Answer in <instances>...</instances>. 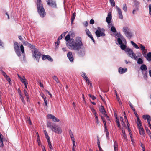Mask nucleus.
Here are the masks:
<instances>
[{
	"label": "nucleus",
	"instance_id": "nucleus-1",
	"mask_svg": "<svg viewBox=\"0 0 151 151\" xmlns=\"http://www.w3.org/2000/svg\"><path fill=\"white\" fill-rule=\"evenodd\" d=\"M70 49L76 51L78 56L79 57H83L85 55L86 49L85 47L83 45L81 39Z\"/></svg>",
	"mask_w": 151,
	"mask_h": 151
},
{
	"label": "nucleus",
	"instance_id": "nucleus-2",
	"mask_svg": "<svg viewBox=\"0 0 151 151\" xmlns=\"http://www.w3.org/2000/svg\"><path fill=\"white\" fill-rule=\"evenodd\" d=\"M72 33L69 32L68 34L65 38L66 41V44L67 47L70 49L74 45H75L81 38L79 37H76L75 39L70 38V36L72 35Z\"/></svg>",
	"mask_w": 151,
	"mask_h": 151
},
{
	"label": "nucleus",
	"instance_id": "nucleus-3",
	"mask_svg": "<svg viewBox=\"0 0 151 151\" xmlns=\"http://www.w3.org/2000/svg\"><path fill=\"white\" fill-rule=\"evenodd\" d=\"M14 47L15 51L17 55L19 57L21 55V53L19 51V48H20L21 52L22 53H24V47L23 45H21L19 47V45L17 42H14Z\"/></svg>",
	"mask_w": 151,
	"mask_h": 151
},
{
	"label": "nucleus",
	"instance_id": "nucleus-4",
	"mask_svg": "<svg viewBox=\"0 0 151 151\" xmlns=\"http://www.w3.org/2000/svg\"><path fill=\"white\" fill-rule=\"evenodd\" d=\"M37 10L40 17H44L46 15V13L43 5L37 6Z\"/></svg>",
	"mask_w": 151,
	"mask_h": 151
},
{
	"label": "nucleus",
	"instance_id": "nucleus-5",
	"mask_svg": "<svg viewBox=\"0 0 151 151\" xmlns=\"http://www.w3.org/2000/svg\"><path fill=\"white\" fill-rule=\"evenodd\" d=\"M125 51L132 58L134 59L135 60H137V56L131 49L129 48H127L126 49Z\"/></svg>",
	"mask_w": 151,
	"mask_h": 151
},
{
	"label": "nucleus",
	"instance_id": "nucleus-6",
	"mask_svg": "<svg viewBox=\"0 0 151 151\" xmlns=\"http://www.w3.org/2000/svg\"><path fill=\"white\" fill-rule=\"evenodd\" d=\"M123 32L126 36L129 39H130L132 36V33L129 28L126 27H124L123 28Z\"/></svg>",
	"mask_w": 151,
	"mask_h": 151
},
{
	"label": "nucleus",
	"instance_id": "nucleus-7",
	"mask_svg": "<svg viewBox=\"0 0 151 151\" xmlns=\"http://www.w3.org/2000/svg\"><path fill=\"white\" fill-rule=\"evenodd\" d=\"M105 30L103 29H101L99 27H98V29L95 32V34L96 36L99 37H104L106 35L104 33Z\"/></svg>",
	"mask_w": 151,
	"mask_h": 151
},
{
	"label": "nucleus",
	"instance_id": "nucleus-8",
	"mask_svg": "<svg viewBox=\"0 0 151 151\" xmlns=\"http://www.w3.org/2000/svg\"><path fill=\"white\" fill-rule=\"evenodd\" d=\"M32 52L33 57L35 58L36 60L38 62L40 57L41 55V54L39 50L37 49H35L34 51Z\"/></svg>",
	"mask_w": 151,
	"mask_h": 151
},
{
	"label": "nucleus",
	"instance_id": "nucleus-9",
	"mask_svg": "<svg viewBox=\"0 0 151 151\" xmlns=\"http://www.w3.org/2000/svg\"><path fill=\"white\" fill-rule=\"evenodd\" d=\"M48 5L52 8H56L57 7L56 2L53 0H46Z\"/></svg>",
	"mask_w": 151,
	"mask_h": 151
},
{
	"label": "nucleus",
	"instance_id": "nucleus-10",
	"mask_svg": "<svg viewBox=\"0 0 151 151\" xmlns=\"http://www.w3.org/2000/svg\"><path fill=\"white\" fill-rule=\"evenodd\" d=\"M51 130L58 134L61 133L62 131L61 128L58 126L55 125L52 128Z\"/></svg>",
	"mask_w": 151,
	"mask_h": 151
},
{
	"label": "nucleus",
	"instance_id": "nucleus-11",
	"mask_svg": "<svg viewBox=\"0 0 151 151\" xmlns=\"http://www.w3.org/2000/svg\"><path fill=\"white\" fill-rule=\"evenodd\" d=\"M42 60H43L47 59L50 62H52L53 61V59L51 56L49 55H42Z\"/></svg>",
	"mask_w": 151,
	"mask_h": 151
},
{
	"label": "nucleus",
	"instance_id": "nucleus-12",
	"mask_svg": "<svg viewBox=\"0 0 151 151\" xmlns=\"http://www.w3.org/2000/svg\"><path fill=\"white\" fill-rule=\"evenodd\" d=\"M86 35H88V36L90 37V38L92 40L93 42H95V40L92 36V35L91 33V32L89 31V29H86Z\"/></svg>",
	"mask_w": 151,
	"mask_h": 151
},
{
	"label": "nucleus",
	"instance_id": "nucleus-13",
	"mask_svg": "<svg viewBox=\"0 0 151 151\" xmlns=\"http://www.w3.org/2000/svg\"><path fill=\"white\" fill-rule=\"evenodd\" d=\"M112 18L111 14V12L108 13L107 17L106 18V21L108 24L111 23V20Z\"/></svg>",
	"mask_w": 151,
	"mask_h": 151
},
{
	"label": "nucleus",
	"instance_id": "nucleus-14",
	"mask_svg": "<svg viewBox=\"0 0 151 151\" xmlns=\"http://www.w3.org/2000/svg\"><path fill=\"white\" fill-rule=\"evenodd\" d=\"M67 56L69 60L71 62H73L74 60V58L73 56L72 52H69L67 54Z\"/></svg>",
	"mask_w": 151,
	"mask_h": 151
},
{
	"label": "nucleus",
	"instance_id": "nucleus-15",
	"mask_svg": "<svg viewBox=\"0 0 151 151\" xmlns=\"http://www.w3.org/2000/svg\"><path fill=\"white\" fill-rule=\"evenodd\" d=\"M120 37L121 38V39L120 38H119L117 39V41L118 44L120 45L122 44V40L124 41H125V42H126V40L125 38L123 37L122 35H120Z\"/></svg>",
	"mask_w": 151,
	"mask_h": 151
},
{
	"label": "nucleus",
	"instance_id": "nucleus-16",
	"mask_svg": "<svg viewBox=\"0 0 151 151\" xmlns=\"http://www.w3.org/2000/svg\"><path fill=\"white\" fill-rule=\"evenodd\" d=\"M116 8L118 12L119 18L122 19L123 18V17L121 9L117 6H116Z\"/></svg>",
	"mask_w": 151,
	"mask_h": 151
},
{
	"label": "nucleus",
	"instance_id": "nucleus-17",
	"mask_svg": "<svg viewBox=\"0 0 151 151\" xmlns=\"http://www.w3.org/2000/svg\"><path fill=\"white\" fill-rule=\"evenodd\" d=\"M127 69L126 68H122L121 67L119 68L118 69L119 73L121 74L124 73L127 71Z\"/></svg>",
	"mask_w": 151,
	"mask_h": 151
},
{
	"label": "nucleus",
	"instance_id": "nucleus-18",
	"mask_svg": "<svg viewBox=\"0 0 151 151\" xmlns=\"http://www.w3.org/2000/svg\"><path fill=\"white\" fill-rule=\"evenodd\" d=\"M19 96L20 97V99L23 103L25 105L26 104V102L25 101V100L24 99V97L23 96L22 94L21 93V91H20V93H19Z\"/></svg>",
	"mask_w": 151,
	"mask_h": 151
},
{
	"label": "nucleus",
	"instance_id": "nucleus-19",
	"mask_svg": "<svg viewBox=\"0 0 151 151\" xmlns=\"http://www.w3.org/2000/svg\"><path fill=\"white\" fill-rule=\"evenodd\" d=\"M99 111L104 115L106 113L103 106H101L99 108Z\"/></svg>",
	"mask_w": 151,
	"mask_h": 151
},
{
	"label": "nucleus",
	"instance_id": "nucleus-20",
	"mask_svg": "<svg viewBox=\"0 0 151 151\" xmlns=\"http://www.w3.org/2000/svg\"><path fill=\"white\" fill-rule=\"evenodd\" d=\"M124 118L125 119L126 122V123H127V129H128V131L129 132V133L130 132H131V130L130 129V128H129V124L128 122V121L127 120V119L126 116H125V115L124 116Z\"/></svg>",
	"mask_w": 151,
	"mask_h": 151
},
{
	"label": "nucleus",
	"instance_id": "nucleus-21",
	"mask_svg": "<svg viewBox=\"0 0 151 151\" xmlns=\"http://www.w3.org/2000/svg\"><path fill=\"white\" fill-rule=\"evenodd\" d=\"M139 133L141 135H144L145 134L144 129L142 127L138 128Z\"/></svg>",
	"mask_w": 151,
	"mask_h": 151
},
{
	"label": "nucleus",
	"instance_id": "nucleus-22",
	"mask_svg": "<svg viewBox=\"0 0 151 151\" xmlns=\"http://www.w3.org/2000/svg\"><path fill=\"white\" fill-rule=\"evenodd\" d=\"M55 125V124L54 123H52L50 122H48L47 123V127H48L52 129V128L54 127Z\"/></svg>",
	"mask_w": 151,
	"mask_h": 151
},
{
	"label": "nucleus",
	"instance_id": "nucleus-23",
	"mask_svg": "<svg viewBox=\"0 0 151 151\" xmlns=\"http://www.w3.org/2000/svg\"><path fill=\"white\" fill-rule=\"evenodd\" d=\"M145 57L148 61H151V52H149Z\"/></svg>",
	"mask_w": 151,
	"mask_h": 151
},
{
	"label": "nucleus",
	"instance_id": "nucleus-24",
	"mask_svg": "<svg viewBox=\"0 0 151 151\" xmlns=\"http://www.w3.org/2000/svg\"><path fill=\"white\" fill-rule=\"evenodd\" d=\"M138 128L142 127V125L141 122L139 118H138L136 121Z\"/></svg>",
	"mask_w": 151,
	"mask_h": 151
},
{
	"label": "nucleus",
	"instance_id": "nucleus-25",
	"mask_svg": "<svg viewBox=\"0 0 151 151\" xmlns=\"http://www.w3.org/2000/svg\"><path fill=\"white\" fill-rule=\"evenodd\" d=\"M114 150H118V143L116 141H115L114 142Z\"/></svg>",
	"mask_w": 151,
	"mask_h": 151
},
{
	"label": "nucleus",
	"instance_id": "nucleus-26",
	"mask_svg": "<svg viewBox=\"0 0 151 151\" xmlns=\"http://www.w3.org/2000/svg\"><path fill=\"white\" fill-rule=\"evenodd\" d=\"M23 77L24 78H21V79L20 80L21 81L24 85V84H27L28 83L27 82V81L26 79L25 78V77L24 76H23Z\"/></svg>",
	"mask_w": 151,
	"mask_h": 151
},
{
	"label": "nucleus",
	"instance_id": "nucleus-27",
	"mask_svg": "<svg viewBox=\"0 0 151 151\" xmlns=\"http://www.w3.org/2000/svg\"><path fill=\"white\" fill-rule=\"evenodd\" d=\"M140 69L142 70L146 71L147 69V67L145 64H143L140 67Z\"/></svg>",
	"mask_w": 151,
	"mask_h": 151
},
{
	"label": "nucleus",
	"instance_id": "nucleus-28",
	"mask_svg": "<svg viewBox=\"0 0 151 151\" xmlns=\"http://www.w3.org/2000/svg\"><path fill=\"white\" fill-rule=\"evenodd\" d=\"M76 16V13L75 12H74L72 14V16L71 19V24H72L73 21L75 19V17Z\"/></svg>",
	"mask_w": 151,
	"mask_h": 151
},
{
	"label": "nucleus",
	"instance_id": "nucleus-29",
	"mask_svg": "<svg viewBox=\"0 0 151 151\" xmlns=\"http://www.w3.org/2000/svg\"><path fill=\"white\" fill-rule=\"evenodd\" d=\"M130 42L134 47L137 49H138L139 48V47L138 46L136 43H134L133 41H132Z\"/></svg>",
	"mask_w": 151,
	"mask_h": 151
},
{
	"label": "nucleus",
	"instance_id": "nucleus-30",
	"mask_svg": "<svg viewBox=\"0 0 151 151\" xmlns=\"http://www.w3.org/2000/svg\"><path fill=\"white\" fill-rule=\"evenodd\" d=\"M101 119H102L103 122V123L104 125V128H106V120L102 116H100Z\"/></svg>",
	"mask_w": 151,
	"mask_h": 151
},
{
	"label": "nucleus",
	"instance_id": "nucleus-31",
	"mask_svg": "<svg viewBox=\"0 0 151 151\" xmlns=\"http://www.w3.org/2000/svg\"><path fill=\"white\" fill-rule=\"evenodd\" d=\"M151 117L149 115H145L142 116V118L144 119H148Z\"/></svg>",
	"mask_w": 151,
	"mask_h": 151
},
{
	"label": "nucleus",
	"instance_id": "nucleus-32",
	"mask_svg": "<svg viewBox=\"0 0 151 151\" xmlns=\"http://www.w3.org/2000/svg\"><path fill=\"white\" fill-rule=\"evenodd\" d=\"M47 142L49 146V147L50 149V150H52L53 149V148L52 147V146L51 144V143L50 142V139H48Z\"/></svg>",
	"mask_w": 151,
	"mask_h": 151
},
{
	"label": "nucleus",
	"instance_id": "nucleus-33",
	"mask_svg": "<svg viewBox=\"0 0 151 151\" xmlns=\"http://www.w3.org/2000/svg\"><path fill=\"white\" fill-rule=\"evenodd\" d=\"M2 136V134L0 133V143L2 147H3L4 145L3 142L2 138L1 137Z\"/></svg>",
	"mask_w": 151,
	"mask_h": 151
},
{
	"label": "nucleus",
	"instance_id": "nucleus-34",
	"mask_svg": "<svg viewBox=\"0 0 151 151\" xmlns=\"http://www.w3.org/2000/svg\"><path fill=\"white\" fill-rule=\"evenodd\" d=\"M95 119L96 124L99 126H100V122L99 121V120L98 117H96Z\"/></svg>",
	"mask_w": 151,
	"mask_h": 151
},
{
	"label": "nucleus",
	"instance_id": "nucleus-35",
	"mask_svg": "<svg viewBox=\"0 0 151 151\" xmlns=\"http://www.w3.org/2000/svg\"><path fill=\"white\" fill-rule=\"evenodd\" d=\"M44 133L47 140L48 139H50V138L48 135L47 133L46 130L44 131Z\"/></svg>",
	"mask_w": 151,
	"mask_h": 151
},
{
	"label": "nucleus",
	"instance_id": "nucleus-36",
	"mask_svg": "<svg viewBox=\"0 0 151 151\" xmlns=\"http://www.w3.org/2000/svg\"><path fill=\"white\" fill-rule=\"evenodd\" d=\"M109 2L111 6L114 7L115 6V2L114 0H109Z\"/></svg>",
	"mask_w": 151,
	"mask_h": 151
},
{
	"label": "nucleus",
	"instance_id": "nucleus-37",
	"mask_svg": "<svg viewBox=\"0 0 151 151\" xmlns=\"http://www.w3.org/2000/svg\"><path fill=\"white\" fill-rule=\"evenodd\" d=\"M37 6L42 5L41 0H37Z\"/></svg>",
	"mask_w": 151,
	"mask_h": 151
},
{
	"label": "nucleus",
	"instance_id": "nucleus-38",
	"mask_svg": "<svg viewBox=\"0 0 151 151\" xmlns=\"http://www.w3.org/2000/svg\"><path fill=\"white\" fill-rule=\"evenodd\" d=\"M137 63L139 64H142L143 62L141 58H139L138 59Z\"/></svg>",
	"mask_w": 151,
	"mask_h": 151
},
{
	"label": "nucleus",
	"instance_id": "nucleus-39",
	"mask_svg": "<svg viewBox=\"0 0 151 151\" xmlns=\"http://www.w3.org/2000/svg\"><path fill=\"white\" fill-rule=\"evenodd\" d=\"M52 120L53 122H59L60 121L59 119L55 117L54 116L52 119Z\"/></svg>",
	"mask_w": 151,
	"mask_h": 151
},
{
	"label": "nucleus",
	"instance_id": "nucleus-40",
	"mask_svg": "<svg viewBox=\"0 0 151 151\" xmlns=\"http://www.w3.org/2000/svg\"><path fill=\"white\" fill-rule=\"evenodd\" d=\"M120 47L122 50H124L126 49V46L125 45L122 44L120 45Z\"/></svg>",
	"mask_w": 151,
	"mask_h": 151
},
{
	"label": "nucleus",
	"instance_id": "nucleus-41",
	"mask_svg": "<svg viewBox=\"0 0 151 151\" xmlns=\"http://www.w3.org/2000/svg\"><path fill=\"white\" fill-rule=\"evenodd\" d=\"M111 30L112 32L114 33L116 32V30L115 28L113 26L111 27Z\"/></svg>",
	"mask_w": 151,
	"mask_h": 151
},
{
	"label": "nucleus",
	"instance_id": "nucleus-42",
	"mask_svg": "<svg viewBox=\"0 0 151 151\" xmlns=\"http://www.w3.org/2000/svg\"><path fill=\"white\" fill-rule=\"evenodd\" d=\"M65 34V33H62L61 35L58 38V40L61 39L63 37H64Z\"/></svg>",
	"mask_w": 151,
	"mask_h": 151
},
{
	"label": "nucleus",
	"instance_id": "nucleus-43",
	"mask_svg": "<svg viewBox=\"0 0 151 151\" xmlns=\"http://www.w3.org/2000/svg\"><path fill=\"white\" fill-rule=\"evenodd\" d=\"M52 78L53 79L55 80L57 83H59V80L57 77L56 76H52Z\"/></svg>",
	"mask_w": 151,
	"mask_h": 151
},
{
	"label": "nucleus",
	"instance_id": "nucleus-44",
	"mask_svg": "<svg viewBox=\"0 0 151 151\" xmlns=\"http://www.w3.org/2000/svg\"><path fill=\"white\" fill-rule=\"evenodd\" d=\"M82 76L83 78L85 79V80H87V78H88V77H87L86 74L85 73H83V74H82Z\"/></svg>",
	"mask_w": 151,
	"mask_h": 151
},
{
	"label": "nucleus",
	"instance_id": "nucleus-45",
	"mask_svg": "<svg viewBox=\"0 0 151 151\" xmlns=\"http://www.w3.org/2000/svg\"><path fill=\"white\" fill-rule=\"evenodd\" d=\"M60 42L59 40L57 42H55V47L56 48H58V45Z\"/></svg>",
	"mask_w": 151,
	"mask_h": 151
},
{
	"label": "nucleus",
	"instance_id": "nucleus-46",
	"mask_svg": "<svg viewBox=\"0 0 151 151\" xmlns=\"http://www.w3.org/2000/svg\"><path fill=\"white\" fill-rule=\"evenodd\" d=\"M123 9L125 12L127 11V7L126 5L125 4H124L123 5Z\"/></svg>",
	"mask_w": 151,
	"mask_h": 151
},
{
	"label": "nucleus",
	"instance_id": "nucleus-47",
	"mask_svg": "<svg viewBox=\"0 0 151 151\" xmlns=\"http://www.w3.org/2000/svg\"><path fill=\"white\" fill-rule=\"evenodd\" d=\"M23 91L26 97L29 96L28 93L27 92L26 90L24 89L23 90Z\"/></svg>",
	"mask_w": 151,
	"mask_h": 151
},
{
	"label": "nucleus",
	"instance_id": "nucleus-48",
	"mask_svg": "<svg viewBox=\"0 0 151 151\" xmlns=\"http://www.w3.org/2000/svg\"><path fill=\"white\" fill-rule=\"evenodd\" d=\"M140 48L142 50V51H144V50H145L146 49H145V47L142 44H141L140 45Z\"/></svg>",
	"mask_w": 151,
	"mask_h": 151
},
{
	"label": "nucleus",
	"instance_id": "nucleus-49",
	"mask_svg": "<svg viewBox=\"0 0 151 151\" xmlns=\"http://www.w3.org/2000/svg\"><path fill=\"white\" fill-rule=\"evenodd\" d=\"M27 46L29 47L31 49H32L35 47V46H34L32 45L29 43L28 44Z\"/></svg>",
	"mask_w": 151,
	"mask_h": 151
},
{
	"label": "nucleus",
	"instance_id": "nucleus-50",
	"mask_svg": "<svg viewBox=\"0 0 151 151\" xmlns=\"http://www.w3.org/2000/svg\"><path fill=\"white\" fill-rule=\"evenodd\" d=\"M53 116V115L51 114H49L47 115V117L48 119H52Z\"/></svg>",
	"mask_w": 151,
	"mask_h": 151
},
{
	"label": "nucleus",
	"instance_id": "nucleus-51",
	"mask_svg": "<svg viewBox=\"0 0 151 151\" xmlns=\"http://www.w3.org/2000/svg\"><path fill=\"white\" fill-rule=\"evenodd\" d=\"M5 78H6V80L9 82V83L11 81V79L9 77L7 76H6Z\"/></svg>",
	"mask_w": 151,
	"mask_h": 151
},
{
	"label": "nucleus",
	"instance_id": "nucleus-52",
	"mask_svg": "<svg viewBox=\"0 0 151 151\" xmlns=\"http://www.w3.org/2000/svg\"><path fill=\"white\" fill-rule=\"evenodd\" d=\"M22 42L23 43V45H27V46L28 44L29 43L27 42L25 40H24V41H22Z\"/></svg>",
	"mask_w": 151,
	"mask_h": 151
},
{
	"label": "nucleus",
	"instance_id": "nucleus-53",
	"mask_svg": "<svg viewBox=\"0 0 151 151\" xmlns=\"http://www.w3.org/2000/svg\"><path fill=\"white\" fill-rule=\"evenodd\" d=\"M1 71L2 72V74L3 75L5 78L6 77V76H7L6 73L4 72L2 70H1Z\"/></svg>",
	"mask_w": 151,
	"mask_h": 151
},
{
	"label": "nucleus",
	"instance_id": "nucleus-54",
	"mask_svg": "<svg viewBox=\"0 0 151 151\" xmlns=\"http://www.w3.org/2000/svg\"><path fill=\"white\" fill-rule=\"evenodd\" d=\"M89 96L91 97L93 100H94L96 99V97L93 95L89 94Z\"/></svg>",
	"mask_w": 151,
	"mask_h": 151
},
{
	"label": "nucleus",
	"instance_id": "nucleus-55",
	"mask_svg": "<svg viewBox=\"0 0 151 151\" xmlns=\"http://www.w3.org/2000/svg\"><path fill=\"white\" fill-rule=\"evenodd\" d=\"M97 143L98 146H100V142L99 140V137H97Z\"/></svg>",
	"mask_w": 151,
	"mask_h": 151
},
{
	"label": "nucleus",
	"instance_id": "nucleus-56",
	"mask_svg": "<svg viewBox=\"0 0 151 151\" xmlns=\"http://www.w3.org/2000/svg\"><path fill=\"white\" fill-rule=\"evenodd\" d=\"M44 101V103L45 104V105L46 106H47V101L46 99V98H44L43 99Z\"/></svg>",
	"mask_w": 151,
	"mask_h": 151
},
{
	"label": "nucleus",
	"instance_id": "nucleus-57",
	"mask_svg": "<svg viewBox=\"0 0 151 151\" xmlns=\"http://www.w3.org/2000/svg\"><path fill=\"white\" fill-rule=\"evenodd\" d=\"M104 116L106 118V119L107 120H109V116L107 115L106 113V114H104Z\"/></svg>",
	"mask_w": 151,
	"mask_h": 151
},
{
	"label": "nucleus",
	"instance_id": "nucleus-58",
	"mask_svg": "<svg viewBox=\"0 0 151 151\" xmlns=\"http://www.w3.org/2000/svg\"><path fill=\"white\" fill-rule=\"evenodd\" d=\"M27 121L30 124V125H31L32 124V123L31 122V121H30V118L29 117H27Z\"/></svg>",
	"mask_w": 151,
	"mask_h": 151
},
{
	"label": "nucleus",
	"instance_id": "nucleus-59",
	"mask_svg": "<svg viewBox=\"0 0 151 151\" xmlns=\"http://www.w3.org/2000/svg\"><path fill=\"white\" fill-rule=\"evenodd\" d=\"M86 81V82L88 83V84H90L92 86V84L90 83V82L88 78H87V80H85Z\"/></svg>",
	"mask_w": 151,
	"mask_h": 151
},
{
	"label": "nucleus",
	"instance_id": "nucleus-60",
	"mask_svg": "<svg viewBox=\"0 0 151 151\" xmlns=\"http://www.w3.org/2000/svg\"><path fill=\"white\" fill-rule=\"evenodd\" d=\"M45 92L47 93L50 96V97H52V95L47 90H45Z\"/></svg>",
	"mask_w": 151,
	"mask_h": 151
},
{
	"label": "nucleus",
	"instance_id": "nucleus-61",
	"mask_svg": "<svg viewBox=\"0 0 151 151\" xmlns=\"http://www.w3.org/2000/svg\"><path fill=\"white\" fill-rule=\"evenodd\" d=\"M149 14L151 15V5L150 4L149 5Z\"/></svg>",
	"mask_w": 151,
	"mask_h": 151
},
{
	"label": "nucleus",
	"instance_id": "nucleus-62",
	"mask_svg": "<svg viewBox=\"0 0 151 151\" xmlns=\"http://www.w3.org/2000/svg\"><path fill=\"white\" fill-rule=\"evenodd\" d=\"M129 105L130 106V107L131 108V109H132V110H134L135 109L134 108V107H133V106L132 105V104L131 103H130L129 104Z\"/></svg>",
	"mask_w": 151,
	"mask_h": 151
},
{
	"label": "nucleus",
	"instance_id": "nucleus-63",
	"mask_svg": "<svg viewBox=\"0 0 151 151\" xmlns=\"http://www.w3.org/2000/svg\"><path fill=\"white\" fill-rule=\"evenodd\" d=\"M94 23V20L93 19H91L90 21V23L91 24H93Z\"/></svg>",
	"mask_w": 151,
	"mask_h": 151
},
{
	"label": "nucleus",
	"instance_id": "nucleus-64",
	"mask_svg": "<svg viewBox=\"0 0 151 151\" xmlns=\"http://www.w3.org/2000/svg\"><path fill=\"white\" fill-rule=\"evenodd\" d=\"M121 124L123 126V127H126V125L124 121H123V122H121Z\"/></svg>",
	"mask_w": 151,
	"mask_h": 151
}]
</instances>
